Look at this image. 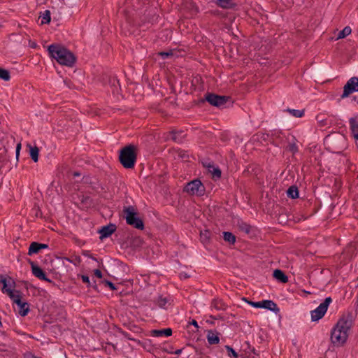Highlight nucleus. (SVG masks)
<instances>
[{
    "mask_svg": "<svg viewBox=\"0 0 358 358\" xmlns=\"http://www.w3.org/2000/svg\"><path fill=\"white\" fill-rule=\"evenodd\" d=\"M247 302L252 306L254 308H264L269 310L275 314H278L280 313V308L278 307L277 304L273 302L271 300H262L260 301H247Z\"/></svg>",
    "mask_w": 358,
    "mask_h": 358,
    "instance_id": "1a4fd4ad",
    "label": "nucleus"
},
{
    "mask_svg": "<svg viewBox=\"0 0 358 358\" xmlns=\"http://www.w3.org/2000/svg\"><path fill=\"white\" fill-rule=\"evenodd\" d=\"M251 351H252L255 355H257L256 351H255V349L254 348H252L251 349Z\"/></svg>",
    "mask_w": 358,
    "mask_h": 358,
    "instance_id": "bf43d9fd",
    "label": "nucleus"
},
{
    "mask_svg": "<svg viewBox=\"0 0 358 358\" xmlns=\"http://www.w3.org/2000/svg\"><path fill=\"white\" fill-rule=\"evenodd\" d=\"M331 301L332 299L330 296L327 297L324 299V301L322 303H321L317 308L310 312L311 320L313 322L318 321L324 316L326 312L327 311L328 307L329 304L331 303Z\"/></svg>",
    "mask_w": 358,
    "mask_h": 358,
    "instance_id": "0eeeda50",
    "label": "nucleus"
},
{
    "mask_svg": "<svg viewBox=\"0 0 358 358\" xmlns=\"http://www.w3.org/2000/svg\"><path fill=\"white\" fill-rule=\"evenodd\" d=\"M122 212L128 225L139 230H143L144 229V222L143 220L138 217V213L134 206H125L124 207Z\"/></svg>",
    "mask_w": 358,
    "mask_h": 358,
    "instance_id": "20e7f679",
    "label": "nucleus"
},
{
    "mask_svg": "<svg viewBox=\"0 0 358 358\" xmlns=\"http://www.w3.org/2000/svg\"><path fill=\"white\" fill-rule=\"evenodd\" d=\"M178 157L185 159L189 158V155L187 151L184 150H179L178 152Z\"/></svg>",
    "mask_w": 358,
    "mask_h": 358,
    "instance_id": "a19ab883",
    "label": "nucleus"
},
{
    "mask_svg": "<svg viewBox=\"0 0 358 358\" xmlns=\"http://www.w3.org/2000/svg\"><path fill=\"white\" fill-rule=\"evenodd\" d=\"M215 3L217 6L224 9H231L236 6V3L233 0H216Z\"/></svg>",
    "mask_w": 358,
    "mask_h": 358,
    "instance_id": "aec40b11",
    "label": "nucleus"
},
{
    "mask_svg": "<svg viewBox=\"0 0 358 358\" xmlns=\"http://www.w3.org/2000/svg\"><path fill=\"white\" fill-rule=\"evenodd\" d=\"M49 248L48 244L41 243L38 242H32L28 250V255L31 256L34 254H38L41 250L48 249Z\"/></svg>",
    "mask_w": 358,
    "mask_h": 358,
    "instance_id": "2eb2a0df",
    "label": "nucleus"
},
{
    "mask_svg": "<svg viewBox=\"0 0 358 358\" xmlns=\"http://www.w3.org/2000/svg\"><path fill=\"white\" fill-rule=\"evenodd\" d=\"M355 92H358V77L355 76L350 78L344 85L341 98H346Z\"/></svg>",
    "mask_w": 358,
    "mask_h": 358,
    "instance_id": "9d476101",
    "label": "nucleus"
},
{
    "mask_svg": "<svg viewBox=\"0 0 358 358\" xmlns=\"http://www.w3.org/2000/svg\"><path fill=\"white\" fill-rule=\"evenodd\" d=\"M28 262L31 266V271L33 275L38 278L40 280L52 283V280H51L50 278H48L46 275L45 272L39 266H38L34 261L29 259Z\"/></svg>",
    "mask_w": 358,
    "mask_h": 358,
    "instance_id": "9b49d317",
    "label": "nucleus"
},
{
    "mask_svg": "<svg viewBox=\"0 0 358 358\" xmlns=\"http://www.w3.org/2000/svg\"><path fill=\"white\" fill-rule=\"evenodd\" d=\"M20 150H21V143H19L17 144L16 148H15V157H16L15 166H17V162L19 161V156H20Z\"/></svg>",
    "mask_w": 358,
    "mask_h": 358,
    "instance_id": "37998d69",
    "label": "nucleus"
},
{
    "mask_svg": "<svg viewBox=\"0 0 358 358\" xmlns=\"http://www.w3.org/2000/svg\"><path fill=\"white\" fill-rule=\"evenodd\" d=\"M296 139L295 137H292V141H289L286 149L291 152L293 155L296 154L299 151L298 146L296 145Z\"/></svg>",
    "mask_w": 358,
    "mask_h": 358,
    "instance_id": "a878e982",
    "label": "nucleus"
},
{
    "mask_svg": "<svg viewBox=\"0 0 358 358\" xmlns=\"http://www.w3.org/2000/svg\"><path fill=\"white\" fill-rule=\"evenodd\" d=\"M285 111L288 112L292 116L295 117H302L304 115V110H296L287 108Z\"/></svg>",
    "mask_w": 358,
    "mask_h": 358,
    "instance_id": "c85d7f7f",
    "label": "nucleus"
},
{
    "mask_svg": "<svg viewBox=\"0 0 358 358\" xmlns=\"http://www.w3.org/2000/svg\"><path fill=\"white\" fill-rule=\"evenodd\" d=\"M81 203L85 206V207H90L93 204L92 199L89 196H83L81 199Z\"/></svg>",
    "mask_w": 358,
    "mask_h": 358,
    "instance_id": "473e14b6",
    "label": "nucleus"
},
{
    "mask_svg": "<svg viewBox=\"0 0 358 358\" xmlns=\"http://www.w3.org/2000/svg\"><path fill=\"white\" fill-rule=\"evenodd\" d=\"M173 331L171 328L162 329H152L150 331V336L153 337H169L172 335Z\"/></svg>",
    "mask_w": 358,
    "mask_h": 358,
    "instance_id": "f3484780",
    "label": "nucleus"
},
{
    "mask_svg": "<svg viewBox=\"0 0 358 358\" xmlns=\"http://www.w3.org/2000/svg\"><path fill=\"white\" fill-rule=\"evenodd\" d=\"M51 13L49 10H45L43 13H41L40 17H42L41 24H49L51 20Z\"/></svg>",
    "mask_w": 358,
    "mask_h": 358,
    "instance_id": "bb28decb",
    "label": "nucleus"
},
{
    "mask_svg": "<svg viewBox=\"0 0 358 358\" xmlns=\"http://www.w3.org/2000/svg\"><path fill=\"white\" fill-rule=\"evenodd\" d=\"M273 277L279 282L286 283L288 282V277L285 273L280 269H275L273 272Z\"/></svg>",
    "mask_w": 358,
    "mask_h": 358,
    "instance_id": "6ab92c4d",
    "label": "nucleus"
},
{
    "mask_svg": "<svg viewBox=\"0 0 358 358\" xmlns=\"http://www.w3.org/2000/svg\"><path fill=\"white\" fill-rule=\"evenodd\" d=\"M117 229V226L115 224L110 223L107 225L101 227L98 233L100 234L99 238L103 240L110 236Z\"/></svg>",
    "mask_w": 358,
    "mask_h": 358,
    "instance_id": "ddd939ff",
    "label": "nucleus"
},
{
    "mask_svg": "<svg viewBox=\"0 0 358 358\" xmlns=\"http://www.w3.org/2000/svg\"><path fill=\"white\" fill-rule=\"evenodd\" d=\"M236 225L239 231L244 232L250 237H252L255 235V227L244 222L243 220H238Z\"/></svg>",
    "mask_w": 358,
    "mask_h": 358,
    "instance_id": "f8f14e48",
    "label": "nucleus"
},
{
    "mask_svg": "<svg viewBox=\"0 0 358 358\" xmlns=\"http://www.w3.org/2000/svg\"><path fill=\"white\" fill-rule=\"evenodd\" d=\"M184 192L191 195L203 196L205 193V187L199 179H194L186 184Z\"/></svg>",
    "mask_w": 358,
    "mask_h": 358,
    "instance_id": "423d86ee",
    "label": "nucleus"
},
{
    "mask_svg": "<svg viewBox=\"0 0 358 358\" xmlns=\"http://www.w3.org/2000/svg\"><path fill=\"white\" fill-rule=\"evenodd\" d=\"M352 312L343 313L331 331V341L334 346L341 347L346 343L349 332L354 324Z\"/></svg>",
    "mask_w": 358,
    "mask_h": 358,
    "instance_id": "f257e3e1",
    "label": "nucleus"
},
{
    "mask_svg": "<svg viewBox=\"0 0 358 358\" xmlns=\"http://www.w3.org/2000/svg\"><path fill=\"white\" fill-rule=\"evenodd\" d=\"M110 83H112V84H113V85L114 87H115V84H117V85H120L119 80H118L117 79L115 78H113V80H110Z\"/></svg>",
    "mask_w": 358,
    "mask_h": 358,
    "instance_id": "603ef678",
    "label": "nucleus"
},
{
    "mask_svg": "<svg viewBox=\"0 0 358 358\" xmlns=\"http://www.w3.org/2000/svg\"><path fill=\"white\" fill-rule=\"evenodd\" d=\"M219 333L216 332V334H214V332L212 330L208 331L207 334V340L210 345H215L218 344L220 342V338L218 336Z\"/></svg>",
    "mask_w": 358,
    "mask_h": 358,
    "instance_id": "4be33fe9",
    "label": "nucleus"
},
{
    "mask_svg": "<svg viewBox=\"0 0 358 358\" xmlns=\"http://www.w3.org/2000/svg\"><path fill=\"white\" fill-rule=\"evenodd\" d=\"M211 306L217 310H224L227 308L226 304L220 299H214Z\"/></svg>",
    "mask_w": 358,
    "mask_h": 358,
    "instance_id": "393cba45",
    "label": "nucleus"
},
{
    "mask_svg": "<svg viewBox=\"0 0 358 358\" xmlns=\"http://www.w3.org/2000/svg\"><path fill=\"white\" fill-rule=\"evenodd\" d=\"M0 78L8 81L10 79L9 71L0 67Z\"/></svg>",
    "mask_w": 358,
    "mask_h": 358,
    "instance_id": "7c9ffc66",
    "label": "nucleus"
},
{
    "mask_svg": "<svg viewBox=\"0 0 358 358\" xmlns=\"http://www.w3.org/2000/svg\"><path fill=\"white\" fill-rule=\"evenodd\" d=\"M350 130H351V132H352V134L353 137L355 136V134L356 133H358V129H357V128L356 129L355 128V130H353V129H350Z\"/></svg>",
    "mask_w": 358,
    "mask_h": 358,
    "instance_id": "6e6d98bb",
    "label": "nucleus"
},
{
    "mask_svg": "<svg viewBox=\"0 0 358 358\" xmlns=\"http://www.w3.org/2000/svg\"><path fill=\"white\" fill-rule=\"evenodd\" d=\"M219 13V10H215L213 11L214 15H217Z\"/></svg>",
    "mask_w": 358,
    "mask_h": 358,
    "instance_id": "052dcab7",
    "label": "nucleus"
},
{
    "mask_svg": "<svg viewBox=\"0 0 358 358\" xmlns=\"http://www.w3.org/2000/svg\"><path fill=\"white\" fill-rule=\"evenodd\" d=\"M14 145V141L11 145H9L7 136H2L0 139V162L2 165L6 164L9 161L8 155V150Z\"/></svg>",
    "mask_w": 358,
    "mask_h": 358,
    "instance_id": "6e6552de",
    "label": "nucleus"
},
{
    "mask_svg": "<svg viewBox=\"0 0 358 358\" xmlns=\"http://www.w3.org/2000/svg\"><path fill=\"white\" fill-rule=\"evenodd\" d=\"M65 259L71 263H73L75 266H78L81 262V258L79 256H75L73 259L66 257Z\"/></svg>",
    "mask_w": 358,
    "mask_h": 358,
    "instance_id": "58836bf2",
    "label": "nucleus"
},
{
    "mask_svg": "<svg viewBox=\"0 0 358 358\" xmlns=\"http://www.w3.org/2000/svg\"><path fill=\"white\" fill-rule=\"evenodd\" d=\"M6 292L8 296L13 300V303H15V300H16L17 299H21V296L20 294H15L13 289H6Z\"/></svg>",
    "mask_w": 358,
    "mask_h": 358,
    "instance_id": "c9c22d12",
    "label": "nucleus"
},
{
    "mask_svg": "<svg viewBox=\"0 0 358 358\" xmlns=\"http://www.w3.org/2000/svg\"><path fill=\"white\" fill-rule=\"evenodd\" d=\"M160 56H162L163 58H168L171 56H173V52L171 51L169 52H160L159 53Z\"/></svg>",
    "mask_w": 358,
    "mask_h": 358,
    "instance_id": "a18cd8bd",
    "label": "nucleus"
},
{
    "mask_svg": "<svg viewBox=\"0 0 358 358\" xmlns=\"http://www.w3.org/2000/svg\"><path fill=\"white\" fill-rule=\"evenodd\" d=\"M357 103H358V100H357Z\"/></svg>",
    "mask_w": 358,
    "mask_h": 358,
    "instance_id": "69168bd1",
    "label": "nucleus"
},
{
    "mask_svg": "<svg viewBox=\"0 0 358 358\" xmlns=\"http://www.w3.org/2000/svg\"><path fill=\"white\" fill-rule=\"evenodd\" d=\"M15 303L18 306V313L20 315L24 317L29 312V304L27 302L22 301L20 299L15 300Z\"/></svg>",
    "mask_w": 358,
    "mask_h": 358,
    "instance_id": "dca6fc26",
    "label": "nucleus"
},
{
    "mask_svg": "<svg viewBox=\"0 0 358 358\" xmlns=\"http://www.w3.org/2000/svg\"><path fill=\"white\" fill-rule=\"evenodd\" d=\"M208 167L209 169L212 168L213 170H210L211 172H212V174H213V178L216 180V179H220L221 178V175H222V171L220 170V169L217 166H214V165H208Z\"/></svg>",
    "mask_w": 358,
    "mask_h": 358,
    "instance_id": "cd10ccee",
    "label": "nucleus"
},
{
    "mask_svg": "<svg viewBox=\"0 0 358 358\" xmlns=\"http://www.w3.org/2000/svg\"><path fill=\"white\" fill-rule=\"evenodd\" d=\"M9 346V338L6 333L0 330V352H7Z\"/></svg>",
    "mask_w": 358,
    "mask_h": 358,
    "instance_id": "a211bd4d",
    "label": "nucleus"
},
{
    "mask_svg": "<svg viewBox=\"0 0 358 358\" xmlns=\"http://www.w3.org/2000/svg\"><path fill=\"white\" fill-rule=\"evenodd\" d=\"M120 332H121L122 335H123L125 338H127L129 340H131V338L129 337V334L127 332H126L124 331H121Z\"/></svg>",
    "mask_w": 358,
    "mask_h": 358,
    "instance_id": "864d4df0",
    "label": "nucleus"
},
{
    "mask_svg": "<svg viewBox=\"0 0 358 358\" xmlns=\"http://www.w3.org/2000/svg\"><path fill=\"white\" fill-rule=\"evenodd\" d=\"M223 239L224 241L231 245H234L236 241V236L229 231L223 232Z\"/></svg>",
    "mask_w": 358,
    "mask_h": 358,
    "instance_id": "b1692460",
    "label": "nucleus"
},
{
    "mask_svg": "<svg viewBox=\"0 0 358 358\" xmlns=\"http://www.w3.org/2000/svg\"><path fill=\"white\" fill-rule=\"evenodd\" d=\"M89 252H90L89 251H83V254L85 256L92 258L94 261H97L96 258L94 257L92 255L89 254Z\"/></svg>",
    "mask_w": 358,
    "mask_h": 358,
    "instance_id": "09e8293b",
    "label": "nucleus"
},
{
    "mask_svg": "<svg viewBox=\"0 0 358 358\" xmlns=\"http://www.w3.org/2000/svg\"><path fill=\"white\" fill-rule=\"evenodd\" d=\"M94 274L98 278H102L103 277L102 273L99 269H95L94 271Z\"/></svg>",
    "mask_w": 358,
    "mask_h": 358,
    "instance_id": "de8ad7c7",
    "label": "nucleus"
},
{
    "mask_svg": "<svg viewBox=\"0 0 358 358\" xmlns=\"http://www.w3.org/2000/svg\"><path fill=\"white\" fill-rule=\"evenodd\" d=\"M207 322H210V324H214V322H213V321H210H210L207 320Z\"/></svg>",
    "mask_w": 358,
    "mask_h": 358,
    "instance_id": "680f3d73",
    "label": "nucleus"
},
{
    "mask_svg": "<svg viewBox=\"0 0 358 358\" xmlns=\"http://www.w3.org/2000/svg\"><path fill=\"white\" fill-rule=\"evenodd\" d=\"M0 27H1V25L0 24Z\"/></svg>",
    "mask_w": 358,
    "mask_h": 358,
    "instance_id": "0e129e2a",
    "label": "nucleus"
},
{
    "mask_svg": "<svg viewBox=\"0 0 358 358\" xmlns=\"http://www.w3.org/2000/svg\"><path fill=\"white\" fill-rule=\"evenodd\" d=\"M182 350H183V348L178 349L174 352H169V353L179 355L182 353Z\"/></svg>",
    "mask_w": 358,
    "mask_h": 358,
    "instance_id": "3c124183",
    "label": "nucleus"
},
{
    "mask_svg": "<svg viewBox=\"0 0 358 358\" xmlns=\"http://www.w3.org/2000/svg\"><path fill=\"white\" fill-rule=\"evenodd\" d=\"M82 280L84 283L87 284V287H90V278L86 275H81Z\"/></svg>",
    "mask_w": 358,
    "mask_h": 358,
    "instance_id": "c03bdc74",
    "label": "nucleus"
},
{
    "mask_svg": "<svg viewBox=\"0 0 358 358\" xmlns=\"http://www.w3.org/2000/svg\"><path fill=\"white\" fill-rule=\"evenodd\" d=\"M229 99L228 96H221L214 93L207 92L203 99L199 101V104L208 102L211 106L216 107L223 106Z\"/></svg>",
    "mask_w": 358,
    "mask_h": 358,
    "instance_id": "39448f33",
    "label": "nucleus"
},
{
    "mask_svg": "<svg viewBox=\"0 0 358 358\" xmlns=\"http://www.w3.org/2000/svg\"><path fill=\"white\" fill-rule=\"evenodd\" d=\"M287 195L291 199H297L299 197V192L296 185L290 186L287 190Z\"/></svg>",
    "mask_w": 358,
    "mask_h": 358,
    "instance_id": "5701e85b",
    "label": "nucleus"
},
{
    "mask_svg": "<svg viewBox=\"0 0 358 358\" xmlns=\"http://www.w3.org/2000/svg\"><path fill=\"white\" fill-rule=\"evenodd\" d=\"M168 137L177 143H182L186 137L182 130H171L169 132Z\"/></svg>",
    "mask_w": 358,
    "mask_h": 358,
    "instance_id": "4468645a",
    "label": "nucleus"
},
{
    "mask_svg": "<svg viewBox=\"0 0 358 358\" xmlns=\"http://www.w3.org/2000/svg\"><path fill=\"white\" fill-rule=\"evenodd\" d=\"M352 32V29L349 26L345 27L343 30L339 31L338 34V38H344Z\"/></svg>",
    "mask_w": 358,
    "mask_h": 358,
    "instance_id": "c756f323",
    "label": "nucleus"
},
{
    "mask_svg": "<svg viewBox=\"0 0 358 358\" xmlns=\"http://www.w3.org/2000/svg\"><path fill=\"white\" fill-rule=\"evenodd\" d=\"M8 279H9V280H12V281H13V286H15V282L13 280V279H12L10 277H8Z\"/></svg>",
    "mask_w": 358,
    "mask_h": 358,
    "instance_id": "13d9d810",
    "label": "nucleus"
},
{
    "mask_svg": "<svg viewBox=\"0 0 358 358\" xmlns=\"http://www.w3.org/2000/svg\"><path fill=\"white\" fill-rule=\"evenodd\" d=\"M282 134V132L281 131H274L272 134H271V138L272 139H274L275 138H280V135Z\"/></svg>",
    "mask_w": 358,
    "mask_h": 358,
    "instance_id": "49530a36",
    "label": "nucleus"
},
{
    "mask_svg": "<svg viewBox=\"0 0 358 358\" xmlns=\"http://www.w3.org/2000/svg\"><path fill=\"white\" fill-rule=\"evenodd\" d=\"M210 232L208 230H206L204 232H201L200 238L203 243H207L210 238Z\"/></svg>",
    "mask_w": 358,
    "mask_h": 358,
    "instance_id": "e433bc0d",
    "label": "nucleus"
},
{
    "mask_svg": "<svg viewBox=\"0 0 358 358\" xmlns=\"http://www.w3.org/2000/svg\"><path fill=\"white\" fill-rule=\"evenodd\" d=\"M74 175H75V176H79V174H78V173H76Z\"/></svg>",
    "mask_w": 358,
    "mask_h": 358,
    "instance_id": "e2e57ef3",
    "label": "nucleus"
},
{
    "mask_svg": "<svg viewBox=\"0 0 358 358\" xmlns=\"http://www.w3.org/2000/svg\"><path fill=\"white\" fill-rule=\"evenodd\" d=\"M189 324L193 325L198 330L199 325L195 320H192V321L189 322Z\"/></svg>",
    "mask_w": 358,
    "mask_h": 358,
    "instance_id": "8fccbe9b",
    "label": "nucleus"
},
{
    "mask_svg": "<svg viewBox=\"0 0 358 358\" xmlns=\"http://www.w3.org/2000/svg\"><path fill=\"white\" fill-rule=\"evenodd\" d=\"M101 282L106 286V287H108L110 290H116L117 289V287L116 285L112 282L110 280H103L101 281Z\"/></svg>",
    "mask_w": 358,
    "mask_h": 358,
    "instance_id": "ea45409f",
    "label": "nucleus"
},
{
    "mask_svg": "<svg viewBox=\"0 0 358 358\" xmlns=\"http://www.w3.org/2000/svg\"><path fill=\"white\" fill-rule=\"evenodd\" d=\"M27 148H29L30 157L34 162H37L39 156L38 148L37 146H31L30 144L27 145Z\"/></svg>",
    "mask_w": 358,
    "mask_h": 358,
    "instance_id": "412c9836",
    "label": "nucleus"
},
{
    "mask_svg": "<svg viewBox=\"0 0 358 358\" xmlns=\"http://www.w3.org/2000/svg\"><path fill=\"white\" fill-rule=\"evenodd\" d=\"M143 243V240L139 238V237H136L134 238L133 240H132V245H134V247H139L142 245Z\"/></svg>",
    "mask_w": 358,
    "mask_h": 358,
    "instance_id": "79ce46f5",
    "label": "nucleus"
},
{
    "mask_svg": "<svg viewBox=\"0 0 358 358\" xmlns=\"http://www.w3.org/2000/svg\"><path fill=\"white\" fill-rule=\"evenodd\" d=\"M349 123L350 129H353V130H355V128L358 129V116L351 117L349 120Z\"/></svg>",
    "mask_w": 358,
    "mask_h": 358,
    "instance_id": "4c0bfd02",
    "label": "nucleus"
},
{
    "mask_svg": "<svg viewBox=\"0 0 358 358\" xmlns=\"http://www.w3.org/2000/svg\"><path fill=\"white\" fill-rule=\"evenodd\" d=\"M50 57L55 59L59 64L73 67L76 62V57L69 49L59 43H52L48 47Z\"/></svg>",
    "mask_w": 358,
    "mask_h": 358,
    "instance_id": "f03ea898",
    "label": "nucleus"
},
{
    "mask_svg": "<svg viewBox=\"0 0 358 358\" xmlns=\"http://www.w3.org/2000/svg\"><path fill=\"white\" fill-rule=\"evenodd\" d=\"M0 283L3 285V287L1 289L2 292L3 293L6 292V290L9 289L7 287H8L7 278L5 275H1V274H0Z\"/></svg>",
    "mask_w": 358,
    "mask_h": 358,
    "instance_id": "2f4dec72",
    "label": "nucleus"
},
{
    "mask_svg": "<svg viewBox=\"0 0 358 358\" xmlns=\"http://www.w3.org/2000/svg\"><path fill=\"white\" fill-rule=\"evenodd\" d=\"M169 302V300L166 297L159 296L157 300V304L159 307L166 308V305Z\"/></svg>",
    "mask_w": 358,
    "mask_h": 358,
    "instance_id": "72a5a7b5",
    "label": "nucleus"
},
{
    "mask_svg": "<svg viewBox=\"0 0 358 358\" xmlns=\"http://www.w3.org/2000/svg\"><path fill=\"white\" fill-rule=\"evenodd\" d=\"M137 146L133 144L127 145L119 151V161L124 168L134 169L137 160Z\"/></svg>",
    "mask_w": 358,
    "mask_h": 358,
    "instance_id": "7ed1b4c3",
    "label": "nucleus"
},
{
    "mask_svg": "<svg viewBox=\"0 0 358 358\" xmlns=\"http://www.w3.org/2000/svg\"><path fill=\"white\" fill-rule=\"evenodd\" d=\"M225 348L228 352V356L231 358H238V353L229 345H225Z\"/></svg>",
    "mask_w": 358,
    "mask_h": 358,
    "instance_id": "f704fd0d",
    "label": "nucleus"
},
{
    "mask_svg": "<svg viewBox=\"0 0 358 358\" xmlns=\"http://www.w3.org/2000/svg\"><path fill=\"white\" fill-rule=\"evenodd\" d=\"M30 47L32 48H36L37 47V44L35 42H32L31 44H30Z\"/></svg>",
    "mask_w": 358,
    "mask_h": 358,
    "instance_id": "4d7b16f0",
    "label": "nucleus"
},
{
    "mask_svg": "<svg viewBox=\"0 0 358 358\" xmlns=\"http://www.w3.org/2000/svg\"><path fill=\"white\" fill-rule=\"evenodd\" d=\"M210 317L212 318L213 320H219V319L222 318L220 315H217V316L210 315Z\"/></svg>",
    "mask_w": 358,
    "mask_h": 358,
    "instance_id": "5fc2aeb1",
    "label": "nucleus"
}]
</instances>
